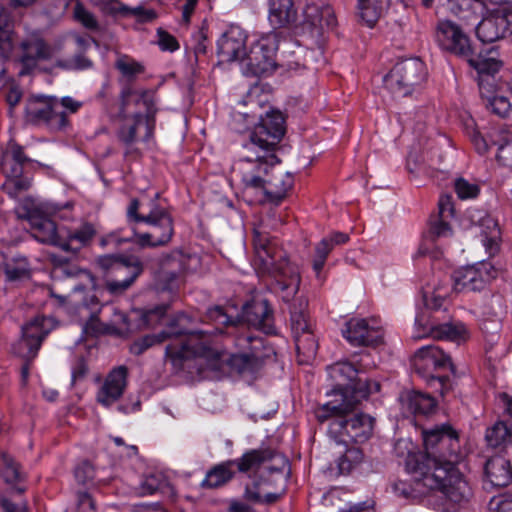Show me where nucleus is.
<instances>
[{
    "label": "nucleus",
    "mask_w": 512,
    "mask_h": 512,
    "mask_svg": "<svg viewBox=\"0 0 512 512\" xmlns=\"http://www.w3.org/2000/svg\"><path fill=\"white\" fill-rule=\"evenodd\" d=\"M285 132V118L280 111L267 112L250 132L242 155L232 166L244 194L255 197L270 169L279 163L275 152Z\"/></svg>",
    "instance_id": "f257e3e1"
},
{
    "label": "nucleus",
    "mask_w": 512,
    "mask_h": 512,
    "mask_svg": "<svg viewBox=\"0 0 512 512\" xmlns=\"http://www.w3.org/2000/svg\"><path fill=\"white\" fill-rule=\"evenodd\" d=\"M380 390V383L358 382L342 394V402L329 401L315 410L318 422L329 421L328 435L337 444L345 447L363 443L373 430V419L363 413H354L356 407L371 394Z\"/></svg>",
    "instance_id": "f03ea898"
},
{
    "label": "nucleus",
    "mask_w": 512,
    "mask_h": 512,
    "mask_svg": "<svg viewBox=\"0 0 512 512\" xmlns=\"http://www.w3.org/2000/svg\"><path fill=\"white\" fill-rule=\"evenodd\" d=\"M191 322L192 318L186 313H177L162 332L148 334L135 340L130 346V352L141 355L155 344L171 339L166 346L165 354L174 365H180L185 359L207 355L210 346L207 335L210 331H193L189 327Z\"/></svg>",
    "instance_id": "7ed1b4c3"
},
{
    "label": "nucleus",
    "mask_w": 512,
    "mask_h": 512,
    "mask_svg": "<svg viewBox=\"0 0 512 512\" xmlns=\"http://www.w3.org/2000/svg\"><path fill=\"white\" fill-rule=\"evenodd\" d=\"M424 452L408 453L405 468L415 479L436 468L452 469L460 459L459 435L449 424L422 429Z\"/></svg>",
    "instance_id": "20e7f679"
},
{
    "label": "nucleus",
    "mask_w": 512,
    "mask_h": 512,
    "mask_svg": "<svg viewBox=\"0 0 512 512\" xmlns=\"http://www.w3.org/2000/svg\"><path fill=\"white\" fill-rule=\"evenodd\" d=\"M207 319L215 325L213 329H207L210 331L207 335L209 336L210 345H212V336L215 334H226L232 338V341L238 352L234 353L230 357L231 367L239 373H254L262 366V355L261 352L264 347L263 339L259 336L254 335L253 332L247 330L239 321L232 320L221 306H214L208 309ZM211 346L207 357L211 353Z\"/></svg>",
    "instance_id": "39448f33"
},
{
    "label": "nucleus",
    "mask_w": 512,
    "mask_h": 512,
    "mask_svg": "<svg viewBox=\"0 0 512 512\" xmlns=\"http://www.w3.org/2000/svg\"><path fill=\"white\" fill-rule=\"evenodd\" d=\"M254 266L261 275L274 277L280 289L286 292L285 299L293 297L299 290L300 275L287 259L286 253L277 240L267 233L254 230Z\"/></svg>",
    "instance_id": "423d86ee"
},
{
    "label": "nucleus",
    "mask_w": 512,
    "mask_h": 512,
    "mask_svg": "<svg viewBox=\"0 0 512 512\" xmlns=\"http://www.w3.org/2000/svg\"><path fill=\"white\" fill-rule=\"evenodd\" d=\"M496 271L489 262L463 267L453 273L451 284L448 279L440 281L433 291L425 292L424 304L438 310L444 307L447 311V299L452 292L480 291L495 277Z\"/></svg>",
    "instance_id": "0eeeda50"
},
{
    "label": "nucleus",
    "mask_w": 512,
    "mask_h": 512,
    "mask_svg": "<svg viewBox=\"0 0 512 512\" xmlns=\"http://www.w3.org/2000/svg\"><path fill=\"white\" fill-rule=\"evenodd\" d=\"M414 371L425 379L428 385L445 396L453 387V381L442 372L449 370L455 373V366L451 357L442 348L435 345H427L419 348L413 358Z\"/></svg>",
    "instance_id": "6e6552de"
},
{
    "label": "nucleus",
    "mask_w": 512,
    "mask_h": 512,
    "mask_svg": "<svg viewBox=\"0 0 512 512\" xmlns=\"http://www.w3.org/2000/svg\"><path fill=\"white\" fill-rule=\"evenodd\" d=\"M33 164L34 161L25 154L23 146L13 140L8 142L2 153L0 166L6 176L2 190L10 198L15 199L20 193L30 188L31 179L26 173Z\"/></svg>",
    "instance_id": "1a4fd4ad"
},
{
    "label": "nucleus",
    "mask_w": 512,
    "mask_h": 512,
    "mask_svg": "<svg viewBox=\"0 0 512 512\" xmlns=\"http://www.w3.org/2000/svg\"><path fill=\"white\" fill-rule=\"evenodd\" d=\"M160 194L155 196L147 203L145 224L151 231L147 233L134 234V243L141 247H160L167 245L174 235V220L167 207L159 202Z\"/></svg>",
    "instance_id": "9d476101"
},
{
    "label": "nucleus",
    "mask_w": 512,
    "mask_h": 512,
    "mask_svg": "<svg viewBox=\"0 0 512 512\" xmlns=\"http://www.w3.org/2000/svg\"><path fill=\"white\" fill-rule=\"evenodd\" d=\"M97 264L105 274L107 289L113 294L128 289L143 272V265L135 256L103 255L97 258Z\"/></svg>",
    "instance_id": "9b49d317"
},
{
    "label": "nucleus",
    "mask_w": 512,
    "mask_h": 512,
    "mask_svg": "<svg viewBox=\"0 0 512 512\" xmlns=\"http://www.w3.org/2000/svg\"><path fill=\"white\" fill-rule=\"evenodd\" d=\"M426 78L424 62L419 58H409L396 63L383 81L394 97H407L416 92Z\"/></svg>",
    "instance_id": "f8f14e48"
},
{
    "label": "nucleus",
    "mask_w": 512,
    "mask_h": 512,
    "mask_svg": "<svg viewBox=\"0 0 512 512\" xmlns=\"http://www.w3.org/2000/svg\"><path fill=\"white\" fill-rule=\"evenodd\" d=\"M278 34L268 33L256 40L245 54L241 68L245 76L267 77L277 68Z\"/></svg>",
    "instance_id": "ddd939ff"
},
{
    "label": "nucleus",
    "mask_w": 512,
    "mask_h": 512,
    "mask_svg": "<svg viewBox=\"0 0 512 512\" xmlns=\"http://www.w3.org/2000/svg\"><path fill=\"white\" fill-rule=\"evenodd\" d=\"M416 480L430 489L441 490L446 499L457 506L466 505L473 495L472 488L456 466L452 469L436 468L431 474Z\"/></svg>",
    "instance_id": "4468645a"
},
{
    "label": "nucleus",
    "mask_w": 512,
    "mask_h": 512,
    "mask_svg": "<svg viewBox=\"0 0 512 512\" xmlns=\"http://www.w3.org/2000/svg\"><path fill=\"white\" fill-rule=\"evenodd\" d=\"M25 117L30 124L53 132L66 130L70 125L67 113L58 109L56 96L39 95L31 98L26 105Z\"/></svg>",
    "instance_id": "2eb2a0df"
},
{
    "label": "nucleus",
    "mask_w": 512,
    "mask_h": 512,
    "mask_svg": "<svg viewBox=\"0 0 512 512\" xmlns=\"http://www.w3.org/2000/svg\"><path fill=\"white\" fill-rule=\"evenodd\" d=\"M431 310V315L427 316L425 313H420L415 318L416 334L415 338H423L425 336H431L435 339L449 340V341H462L468 336V330L460 321H445L440 322V317L437 315L440 310L427 307ZM443 312H446L443 309Z\"/></svg>",
    "instance_id": "dca6fc26"
},
{
    "label": "nucleus",
    "mask_w": 512,
    "mask_h": 512,
    "mask_svg": "<svg viewBox=\"0 0 512 512\" xmlns=\"http://www.w3.org/2000/svg\"><path fill=\"white\" fill-rule=\"evenodd\" d=\"M466 134L480 155L488 152L490 145L497 146L496 158L503 166L512 167V134L504 127L493 128L488 137L483 136L474 126L466 124Z\"/></svg>",
    "instance_id": "f3484780"
},
{
    "label": "nucleus",
    "mask_w": 512,
    "mask_h": 512,
    "mask_svg": "<svg viewBox=\"0 0 512 512\" xmlns=\"http://www.w3.org/2000/svg\"><path fill=\"white\" fill-rule=\"evenodd\" d=\"M435 41L445 52L466 60L474 49L470 37L451 20H439L435 27Z\"/></svg>",
    "instance_id": "a211bd4d"
},
{
    "label": "nucleus",
    "mask_w": 512,
    "mask_h": 512,
    "mask_svg": "<svg viewBox=\"0 0 512 512\" xmlns=\"http://www.w3.org/2000/svg\"><path fill=\"white\" fill-rule=\"evenodd\" d=\"M119 115L122 123L117 131V137L125 146L130 147L139 139L147 142L153 136L155 117L152 118L151 126H149L148 116H143L140 111L133 114L124 113Z\"/></svg>",
    "instance_id": "6ab92c4d"
},
{
    "label": "nucleus",
    "mask_w": 512,
    "mask_h": 512,
    "mask_svg": "<svg viewBox=\"0 0 512 512\" xmlns=\"http://www.w3.org/2000/svg\"><path fill=\"white\" fill-rule=\"evenodd\" d=\"M19 76L31 74L40 61H48L53 57L54 49L43 38L31 35L20 44Z\"/></svg>",
    "instance_id": "aec40b11"
},
{
    "label": "nucleus",
    "mask_w": 512,
    "mask_h": 512,
    "mask_svg": "<svg viewBox=\"0 0 512 512\" xmlns=\"http://www.w3.org/2000/svg\"><path fill=\"white\" fill-rule=\"evenodd\" d=\"M471 225L479 228L482 245L489 256H494L500 248L501 230L498 221L486 210L473 208L467 212Z\"/></svg>",
    "instance_id": "412c9836"
},
{
    "label": "nucleus",
    "mask_w": 512,
    "mask_h": 512,
    "mask_svg": "<svg viewBox=\"0 0 512 512\" xmlns=\"http://www.w3.org/2000/svg\"><path fill=\"white\" fill-rule=\"evenodd\" d=\"M234 461L240 472H247L260 467L263 463L275 461L276 465L268 467V471L279 475L282 479H284V468L288 465L283 455L268 447L249 450Z\"/></svg>",
    "instance_id": "4be33fe9"
},
{
    "label": "nucleus",
    "mask_w": 512,
    "mask_h": 512,
    "mask_svg": "<svg viewBox=\"0 0 512 512\" xmlns=\"http://www.w3.org/2000/svg\"><path fill=\"white\" fill-rule=\"evenodd\" d=\"M293 184L294 178L291 173L283 172L273 166L268 172L266 179L263 180V187H260L252 201L279 203L285 198Z\"/></svg>",
    "instance_id": "5701e85b"
},
{
    "label": "nucleus",
    "mask_w": 512,
    "mask_h": 512,
    "mask_svg": "<svg viewBox=\"0 0 512 512\" xmlns=\"http://www.w3.org/2000/svg\"><path fill=\"white\" fill-rule=\"evenodd\" d=\"M230 317L232 320L239 321L240 325L244 328L243 322L266 334H272L275 331L273 311L266 299H253L247 302L243 306L241 320L233 318L232 316Z\"/></svg>",
    "instance_id": "b1692460"
},
{
    "label": "nucleus",
    "mask_w": 512,
    "mask_h": 512,
    "mask_svg": "<svg viewBox=\"0 0 512 512\" xmlns=\"http://www.w3.org/2000/svg\"><path fill=\"white\" fill-rule=\"evenodd\" d=\"M246 32L237 25H231L218 39L217 55L221 62L243 60L246 54Z\"/></svg>",
    "instance_id": "393cba45"
},
{
    "label": "nucleus",
    "mask_w": 512,
    "mask_h": 512,
    "mask_svg": "<svg viewBox=\"0 0 512 512\" xmlns=\"http://www.w3.org/2000/svg\"><path fill=\"white\" fill-rule=\"evenodd\" d=\"M343 337L352 346H377L382 343L383 333L379 327L370 325L366 319L352 318L342 330Z\"/></svg>",
    "instance_id": "a878e982"
},
{
    "label": "nucleus",
    "mask_w": 512,
    "mask_h": 512,
    "mask_svg": "<svg viewBox=\"0 0 512 512\" xmlns=\"http://www.w3.org/2000/svg\"><path fill=\"white\" fill-rule=\"evenodd\" d=\"M144 107L143 116H148V121L152 123V118L156 116L157 108L155 106V92L149 89L136 90L131 84L126 83L120 92V111L119 114L128 113L130 106ZM151 126V124H149Z\"/></svg>",
    "instance_id": "bb28decb"
},
{
    "label": "nucleus",
    "mask_w": 512,
    "mask_h": 512,
    "mask_svg": "<svg viewBox=\"0 0 512 512\" xmlns=\"http://www.w3.org/2000/svg\"><path fill=\"white\" fill-rule=\"evenodd\" d=\"M31 235L39 242L59 247L62 239V227H57L55 222L42 214L38 209L28 211Z\"/></svg>",
    "instance_id": "cd10ccee"
},
{
    "label": "nucleus",
    "mask_w": 512,
    "mask_h": 512,
    "mask_svg": "<svg viewBox=\"0 0 512 512\" xmlns=\"http://www.w3.org/2000/svg\"><path fill=\"white\" fill-rule=\"evenodd\" d=\"M128 369L119 366L109 372L97 392V401L105 407L111 406L123 395L127 386Z\"/></svg>",
    "instance_id": "c85d7f7f"
},
{
    "label": "nucleus",
    "mask_w": 512,
    "mask_h": 512,
    "mask_svg": "<svg viewBox=\"0 0 512 512\" xmlns=\"http://www.w3.org/2000/svg\"><path fill=\"white\" fill-rule=\"evenodd\" d=\"M185 265L179 254L166 255L160 262L156 274V285L161 291H173L179 285V277L184 273Z\"/></svg>",
    "instance_id": "c756f323"
},
{
    "label": "nucleus",
    "mask_w": 512,
    "mask_h": 512,
    "mask_svg": "<svg viewBox=\"0 0 512 512\" xmlns=\"http://www.w3.org/2000/svg\"><path fill=\"white\" fill-rule=\"evenodd\" d=\"M507 33V20L504 10L491 11L476 26V35L483 43L496 42L504 38Z\"/></svg>",
    "instance_id": "7c9ffc66"
},
{
    "label": "nucleus",
    "mask_w": 512,
    "mask_h": 512,
    "mask_svg": "<svg viewBox=\"0 0 512 512\" xmlns=\"http://www.w3.org/2000/svg\"><path fill=\"white\" fill-rule=\"evenodd\" d=\"M96 230L91 223H83L75 229H68L62 226L61 240L59 248L73 255L77 254L83 247L90 244Z\"/></svg>",
    "instance_id": "2f4dec72"
},
{
    "label": "nucleus",
    "mask_w": 512,
    "mask_h": 512,
    "mask_svg": "<svg viewBox=\"0 0 512 512\" xmlns=\"http://www.w3.org/2000/svg\"><path fill=\"white\" fill-rule=\"evenodd\" d=\"M46 333L42 330V323L35 319L22 327V339L17 346L18 354L26 361L33 360L44 340Z\"/></svg>",
    "instance_id": "473e14b6"
},
{
    "label": "nucleus",
    "mask_w": 512,
    "mask_h": 512,
    "mask_svg": "<svg viewBox=\"0 0 512 512\" xmlns=\"http://www.w3.org/2000/svg\"><path fill=\"white\" fill-rule=\"evenodd\" d=\"M399 401L403 414L414 416H427L433 413L437 407V401L431 395L418 391H404L400 394Z\"/></svg>",
    "instance_id": "72a5a7b5"
},
{
    "label": "nucleus",
    "mask_w": 512,
    "mask_h": 512,
    "mask_svg": "<svg viewBox=\"0 0 512 512\" xmlns=\"http://www.w3.org/2000/svg\"><path fill=\"white\" fill-rule=\"evenodd\" d=\"M348 240V234L343 232H333L316 244L312 258V268L318 280H323L322 270L330 252L335 246L345 244Z\"/></svg>",
    "instance_id": "f704fd0d"
},
{
    "label": "nucleus",
    "mask_w": 512,
    "mask_h": 512,
    "mask_svg": "<svg viewBox=\"0 0 512 512\" xmlns=\"http://www.w3.org/2000/svg\"><path fill=\"white\" fill-rule=\"evenodd\" d=\"M304 25L309 26L312 32L318 35L326 29L333 28L336 25L333 9L328 5H307L304 10Z\"/></svg>",
    "instance_id": "c9c22d12"
},
{
    "label": "nucleus",
    "mask_w": 512,
    "mask_h": 512,
    "mask_svg": "<svg viewBox=\"0 0 512 512\" xmlns=\"http://www.w3.org/2000/svg\"><path fill=\"white\" fill-rule=\"evenodd\" d=\"M268 20L274 29L286 28L297 20L293 0H267Z\"/></svg>",
    "instance_id": "e433bc0d"
},
{
    "label": "nucleus",
    "mask_w": 512,
    "mask_h": 512,
    "mask_svg": "<svg viewBox=\"0 0 512 512\" xmlns=\"http://www.w3.org/2000/svg\"><path fill=\"white\" fill-rule=\"evenodd\" d=\"M331 373L333 377L339 376L344 381L348 382L345 385L338 384V389L334 390L335 396L338 397L335 400H339V402H342V394L345 393L348 388H352L353 386L358 385V382L360 381L368 382L369 384L378 383L375 380H370L368 378H362L359 376L362 373L360 368L348 361L335 364L331 368Z\"/></svg>",
    "instance_id": "4c0bfd02"
},
{
    "label": "nucleus",
    "mask_w": 512,
    "mask_h": 512,
    "mask_svg": "<svg viewBox=\"0 0 512 512\" xmlns=\"http://www.w3.org/2000/svg\"><path fill=\"white\" fill-rule=\"evenodd\" d=\"M485 475L489 482L496 487H505L512 481V467L508 459L496 455L487 460Z\"/></svg>",
    "instance_id": "58836bf2"
},
{
    "label": "nucleus",
    "mask_w": 512,
    "mask_h": 512,
    "mask_svg": "<svg viewBox=\"0 0 512 512\" xmlns=\"http://www.w3.org/2000/svg\"><path fill=\"white\" fill-rule=\"evenodd\" d=\"M91 41H93V39L89 36H75L77 46L76 53L68 59L58 60L56 66L65 70H86L92 68V60L85 55L86 50L90 47Z\"/></svg>",
    "instance_id": "ea45409f"
},
{
    "label": "nucleus",
    "mask_w": 512,
    "mask_h": 512,
    "mask_svg": "<svg viewBox=\"0 0 512 512\" xmlns=\"http://www.w3.org/2000/svg\"><path fill=\"white\" fill-rule=\"evenodd\" d=\"M497 56L498 53L494 48H492L487 55H483L482 52L476 54L473 49L472 55L468 57L466 61L478 72L480 77H493L502 66V62Z\"/></svg>",
    "instance_id": "a19ab883"
},
{
    "label": "nucleus",
    "mask_w": 512,
    "mask_h": 512,
    "mask_svg": "<svg viewBox=\"0 0 512 512\" xmlns=\"http://www.w3.org/2000/svg\"><path fill=\"white\" fill-rule=\"evenodd\" d=\"M235 461H225L212 467L201 482L203 488H219L228 483L235 475Z\"/></svg>",
    "instance_id": "79ce46f5"
},
{
    "label": "nucleus",
    "mask_w": 512,
    "mask_h": 512,
    "mask_svg": "<svg viewBox=\"0 0 512 512\" xmlns=\"http://www.w3.org/2000/svg\"><path fill=\"white\" fill-rule=\"evenodd\" d=\"M308 300L304 297L294 299L290 306V322L293 336L312 330L307 313Z\"/></svg>",
    "instance_id": "37998d69"
},
{
    "label": "nucleus",
    "mask_w": 512,
    "mask_h": 512,
    "mask_svg": "<svg viewBox=\"0 0 512 512\" xmlns=\"http://www.w3.org/2000/svg\"><path fill=\"white\" fill-rule=\"evenodd\" d=\"M485 440L493 448H505L512 442V431L506 422L497 421L486 429Z\"/></svg>",
    "instance_id": "c03bdc74"
},
{
    "label": "nucleus",
    "mask_w": 512,
    "mask_h": 512,
    "mask_svg": "<svg viewBox=\"0 0 512 512\" xmlns=\"http://www.w3.org/2000/svg\"><path fill=\"white\" fill-rule=\"evenodd\" d=\"M13 20L8 8L0 4V57L7 58L12 50Z\"/></svg>",
    "instance_id": "a18cd8bd"
},
{
    "label": "nucleus",
    "mask_w": 512,
    "mask_h": 512,
    "mask_svg": "<svg viewBox=\"0 0 512 512\" xmlns=\"http://www.w3.org/2000/svg\"><path fill=\"white\" fill-rule=\"evenodd\" d=\"M110 11L113 13H118L124 17H133L139 23H151L158 17V14L154 9H147L141 5L130 8L119 2L111 3Z\"/></svg>",
    "instance_id": "49530a36"
},
{
    "label": "nucleus",
    "mask_w": 512,
    "mask_h": 512,
    "mask_svg": "<svg viewBox=\"0 0 512 512\" xmlns=\"http://www.w3.org/2000/svg\"><path fill=\"white\" fill-rule=\"evenodd\" d=\"M294 341L298 356L303 357L299 359L300 363H307L315 357L318 343L312 330L294 335Z\"/></svg>",
    "instance_id": "de8ad7c7"
},
{
    "label": "nucleus",
    "mask_w": 512,
    "mask_h": 512,
    "mask_svg": "<svg viewBox=\"0 0 512 512\" xmlns=\"http://www.w3.org/2000/svg\"><path fill=\"white\" fill-rule=\"evenodd\" d=\"M50 262L53 265L51 275L54 279H61L63 277H76L78 275H85L91 279V276L85 270H80L72 265L66 257L51 254L49 256Z\"/></svg>",
    "instance_id": "09e8293b"
},
{
    "label": "nucleus",
    "mask_w": 512,
    "mask_h": 512,
    "mask_svg": "<svg viewBox=\"0 0 512 512\" xmlns=\"http://www.w3.org/2000/svg\"><path fill=\"white\" fill-rule=\"evenodd\" d=\"M3 270L7 281H17L29 277V263L23 256L6 258Z\"/></svg>",
    "instance_id": "8fccbe9b"
},
{
    "label": "nucleus",
    "mask_w": 512,
    "mask_h": 512,
    "mask_svg": "<svg viewBox=\"0 0 512 512\" xmlns=\"http://www.w3.org/2000/svg\"><path fill=\"white\" fill-rule=\"evenodd\" d=\"M457 4V8H453L455 14L463 20L477 19V10L482 9L485 2L493 4H505L510 3L512 0H454Z\"/></svg>",
    "instance_id": "3c124183"
},
{
    "label": "nucleus",
    "mask_w": 512,
    "mask_h": 512,
    "mask_svg": "<svg viewBox=\"0 0 512 512\" xmlns=\"http://www.w3.org/2000/svg\"><path fill=\"white\" fill-rule=\"evenodd\" d=\"M387 0H359L358 8L362 20L373 27L382 15Z\"/></svg>",
    "instance_id": "603ef678"
},
{
    "label": "nucleus",
    "mask_w": 512,
    "mask_h": 512,
    "mask_svg": "<svg viewBox=\"0 0 512 512\" xmlns=\"http://www.w3.org/2000/svg\"><path fill=\"white\" fill-rule=\"evenodd\" d=\"M387 0H359L358 8L362 20L373 27L382 15Z\"/></svg>",
    "instance_id": "864d4df0"
},
{
    "label": "nucleus",
    "mask_w": 512,
    "mask_h": 512,
    "mask_svg": "<svg viewBox=\"0 0 512 512\" xmlns=\"http://www.w3.org/2000/svg\"><path fill=\"white\" fill-rule=\"evenodd\" d=\"M364 459L363 451L356 446H348L342 456L339 457L337 465L341 474L350 473Z\"/></svg>",
    "instance_id": "5fc2aeb1"
},
{
    "label": "nucleus",
    "mask_w": 512,
    "mask_h": 512,
    "mask_svg": "<svg viewBox=\"0 0 512 512\" xmlns=\"http://www.w3.org/2000/svg\"><path fill=\"white\" fill-rule=\"evenodd\" d=\"M115 67L121 73L122 77L127 79L129 83L136 79L137 75L142 74L145 70L141 63L127 56L119 58L115 63Z\"/></svg>",
    "instance_id": "6e6d98bb"
},
{
    "label": "nucleus",
    "mask_w": 512,
    "mask_h": 512,
    "mask_svg": "<svg viewBox=\"0 0 512 512\" xmlns=\"http://www.w3.org/2000/svg\"><path fill=\"white\" fill-rule=\"evenodd\" d=\"M2 476L7 483H14L20 480L21 475L19 472L18 464L15 460L8 454H2Z\"/></svg>",
    "instance_id": "4d7b16f0"
},
{
    "label": "nucleus",
    "mask_w": 512,
    "mask_h": 512,
    "mask_svg": "<svg viewBox=\"0 0 512 512\" xmlns=\"http://www.w3.org/2000/svg\"><path fill=\"white\" fill-rule=\"evenodd\" d=\"M457 196L462 199L476 198L480 193V188L477 184L471 183L464 178H458L454 184Z\"/></svg>",
    "instance_id": "13d9d810"
},
{
    "label": "nucleus",
    "mask_w": 512,
    "mask_h": 512,
    "mask_svg": "<svg viewBox=\"0 0 512 512\" xmlns=\"http://www.w3.org/2000/svg\"><path fill=\"white\" fill-rule=\"evenodd\" d=\"M429 233L433 239L449 237L452 235V228L449 224V219L432 216L430 218Z\"/></svg>",
    "instance_id": "bf43d9fd"
},
{
    "label": "nucleus",
    "mask_w": 512,
    "mask_h": 512,
    "mask_svg": "<svg viewBox=\"0 0 512 512\" xmlns=\"http://www.w3.org/2000/svg\"><path fill=\"white\" fill-rule=\"evenodd\" d=\"M486 106L491 109V111L500 116L505 117L508 115L511 109V104L505 96L502 95H494L491 98L486 99Z\"/></svg>",
    "instance_id": "052dcab7"
},
{
    "label": "nucleus",
    "mask_w": 512,
    "mask_h": 512,
    "mask_svg": "<svg viewBox=\"0 0 512 512\" xmlns=\"http://www.w3.org/2000/svg\"><path fill=\"white\" fill-rule=\"evenodd\" d=\"M74 17L85 28L90 30L98 29V21L95 16L89 12L80 2H77L74 7Z\"/></svg>",
    "instance_id": "680f3d73"
},
{
    "label": "nucleus",
    "mask_w": 512,
    "mask_h": 512,
    "mask_svg": "<svg viewBox=\"0 0 512 512\" xmlns=\"http://www.w3.org/2000/svg\"><path fill=\"white\" fill-rule=\"evenodd\" d=\"M167 311L166 306H157L154 309L148 310L142 314V322L146 327H152L160 323Z\"/></svg>",
    "instance_id": "e2e57ef3"
},
{
    "label": "nucleus",
    "mask_w": 512,
    "mask_h": 512,
    "mask_svg": "<svg viewBox=\"0 0 512 512\" xmlns=\"http://www.w3.org/2000/svg\"><path fill=\"white\" fill-rule=\"evenodd\" d=\"M74 474L77 482L85 485L89 481L93 480L94 468L90 462L83 461L75 468Z\"/></svg>",
    "instance_id": "0e129e2a"
},
{
    "label": "nucleus",
    "mask_w": 512,
    "mask_h": 512,
    "mask_svg": "<svg viewBox=\"0 0 512 512\" xmlns=\"http://www.w3.org/2000/svg\"><path fill=\"white\" fill-rule=\"evenodd\" d=\"M158 45L163 51L174 52L179 49V43L174 36L159 28L157 30Z\"/></svg>",
    "instance_id": "69168bd1"
},
{
    "label": "nucleus",
    "mask_w": 512,
    "mask_h": 512,
    "mask_svg": "<svg viewBox=\"0 0 512 512\" xmlns=\"http://www.w3.org/2000/svg\"><path fill=\"white\" fill-rule=\"evenodd\" d=\"M434 217L451 219L454 216V207L452 198L448 195H443L438 201V214Z\"/></svg>",
    "instance_id": "338daca9"
},
{
    "label": "nucleus",
    "mask_w": 512,
    "mask_h": 512,
    "mask_svg": "<svg viewBox=\"0 0 512 512\" xmlns=\"http://www.w3.org/2000/svg\"><path fill=\"white\" fill-rule=\"evenodd\" d=\"M77 512H95V503L89 493H77Z\"/></svg>",
    "instance_id": "774afa93"
}]
</instances>
